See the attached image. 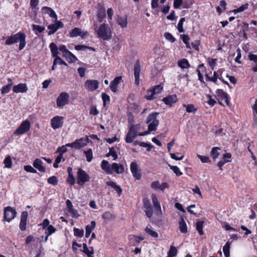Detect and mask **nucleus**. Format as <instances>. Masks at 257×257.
<instances>
[{"instance_id": "e2e57ef3", "label": "nucleus", "mask_w": 257, "mask_h": 257, "mask_svg": "<svg viewBox=\"0 0 257 257\" xmlns=\"http://www.w3.org/2000/svg\"><path fill=\"white\" fill-rule=\"evenodd\" d=\"M219 79L218 76L216 71L214 72L213 77H211V78H209V81H212L214 83H216L217 82V79Z\"/></svg>"}, {"instance_id": "680f3d73", "label": "nucleus", "mask_w": 257, "mask_h": 257, "mask_svg": "<svg viewBox=\"0 0 257 257\" xmlns=\"http://www.w3.org/2000/svg\"><path fill=\"white\" fill-rule=\"evenodd\" d=\"M99 113V111L96 108V107L95 106H92L91 107V109L90 110V114L93 115H96Z\"/></svg>"}, {"instance_id": "f8f14e48", "label": "nucleus", "mask_w": 257, "mask_h": 257, "mask_svg": "<svg viewBox=\"0 0 257 257\" xmlns=\"http://www.w3.org/2000/svg\"><path fill=\"white\" fill-rule=\"evenodd\" d=\"M163 86L161 85H157L153 89L147 91V94L146 95L145 98L147 100H152L155 97L154 95L157 94L161 93L163 90Z\"/></svg>"}, {"instance_id": "7ed1b4c3", "label": "nucleus", "mask_w": 257, "mask_h": 257, "mask_svg": "<svg viewBox=\"0 0 257 257\" xmlns=\"http://www.w3.org/2000/svg\"><path fill=\"white\" fill-rule=\"evenodd\" d=\"M98 37L103 40H108L111 38V31L108 24H101L97 31Z\"/></svg>"}, {"instance_id": "bf43d9fd", "label": "nucleus", "mask_w": 257, "mask_h": 257, "mask_svg": "<svg viewBox=\"0 0 257 257\" xmlns=\"http://www.w3.org/2000/svg\"><path fill=\"white\" fill-rule=\"evenodd\" d=\"M130 239L134 238L135 239V240L136 241V242H137V243H140L141 240H143L144 239V237H143L142 236H138L136 235H131L130 236Z\"/></svg>"}, {"instance_id": "c9c22d12", "label": "nucleus", "mask_w": 257, "mask_h": 257, "mask_svg": "<svg viewBox=\"0 0 257 257\" xmlns=\"http://www.w3.org/2000/svg\"><path fill=\"white\" fill-rule=\"evenodd\" d=\"M220 150V149L218 147H213L212 149L210 155L214 161H215L220 155V153L218 152V150Z\"/></svg>"}, {"instance_id": "3c124183", "label": "nucleus", "mask_w": 257, "mask_h": 257, "mask_svg": "<svg viewBox=\"0 0 257 257\" xmlns=\"http://www.w3.org/2000/svg\"><path fill=\"white\" fill-rule=\"evenodd\" d=\"M98 21L99 22H101L103 21V19L105 17V12L104 11H102L101 12H99L97 15Z\"/></svg>"}, {"instance_id": "7c9ffc66", "label": "nucleus", "mask_w": 257, "mask_h": 257, "mask_svg": "<svg viewBox=\"0 0 257 257\" xmlns=\"http://www.w3.org/2000/svg\"><path fill=\"white\" fill-rule=\"evenodd\" d=\"M96 225V223L94 221H91V225H87L85 227V237L88 238L90 236V234Z\"/></svg>"}, {"instance_id": "37998d69", "label": "nucleus", "mask_w": 257, "mask_h": 257, "mask_svg": "<svg viewBox=\"0 0 257 257\" xmlns=\"http://www.w3.org/2000/svg\"><path fill=\"white\" fill-rule=\"evenodd\" d=\"M170 169H171L173 172L177 176H180L182 173L180 171L179 168L177 166H172L170 164L168 165Z\"/></svg>"}, {"instance_id": "79ce46f5", "label": "nucleus", "mask_w": 257, "mask_h": 257, "mask_svg": "<svg viewBox=\"0 0 257 257\" xmlns=\"http://www.w3.org/2000/svg\"><path fill=\"white\" fill-rule=\"evenodd\" d=\"M177 249L174 246H171L168 253V257H174L177 255Z\"/></svg>"}, {"instance_id": "9d476101", "label": "nucleus", "mask_w": 257, "mask_h": 257, "mask_svg": "<svg viewBox=\"0 0 257 257\" xmlns=\"http://www.w3.org/2000/svg\"><path fill=\"white\" fill-rule=\"evenodd\" d=\"M69 94L66 92H61L56 99V104L58 107H62L68 104Z\"/></svg>"}, {"instance_id": "774afa93", "label": "nucleus", "mask_w": 257, "mask_h": 257, "mask_svg": "<svg viewBox=\"0 0 257 257\" xmlns=\"http://www.w3.org/2000/svg\"><path fill=\"white\" fill-rule=\"evenodd\" d=\"M170 156L172 159L175 160H182L184 157V155H182L180 157H178L176 156V154L174 153H170Z\"/></svg>"}, {"instance_id": "c85d7f7f", "label": "nucleus", "mask_w": 257, "mask_h": 257, "mask_svg": "<svg viewBox=\"0 0 257 257\" xmlns=\"http://www.w3.org/2000/svg\"><path fill=\"white\" fill-rule=\"evenodd\" d=\"M63 56L65 58L69 63L74 62L77 60L76 57L70 51L65 54Z\"/></svg>"}, {"instance_id": "412c9836", "label": "nucleus", "mask_w": 257, "mask_h": 257, "mask_svg": "<svg viewBox=\"0 0 257 257\" xmlns=\"http://www.w3.org/2000/svg\"><path fill=\"white\" fill-rule=\"evenodd\" d=\"M178 100L177 96L175 94L170 95L164 97L163 101L166 104L171 105L173 103L176 102Z\"/></svg>"}, {"instance_id": "4d7b16f0", "label": "nucleus", "mask_w": 257, "mask_h": 257, "mask_svg": "<svg viewBox=\"0 0 257 257\" xmlns=\"http://www.w3.org/2000/svg\"><path fill=\"white\" fill-rule=\"evenodd\" d=\"M67 182L70 185H73L75 184V179L73 175H68L67 179Z\"/></svg>"}, {"instance_id": "473e14b6", "label": "nucleus", "mask_w": 257, "mask_h": 257, "mask_svg": "<svg viewBox=\"0 0 257 257\" xmlns=\"http://www.w3.org/2000/svg\"><path fill=\"white\" fill-rule=\"evenodd\" d=\"M32 27L33 31L37 35H38L39 33H42L45 29L44 27L35 24L32 25Z\"/></svg>"}, {"instance_id": "f257e3e1", "label": "nucleus", "mask_w": 257, "mask_h": 257, "mask_svg": "<svg viewBox=\"0 0 257 257\" xmlns=\"http://www.w3.org/2000/svg\"><path fill=\"white\" fill-rule=\"evenodd\" d=\"M101 168L107 174H112L114 172L117 174L122 173L124 167L122 165L113 163L110 165L107 161L102 160L101 163Z\"/></svg>"}, {"instance_id": "a18cd8bd", "label": "nucleus", "mask_w": 257, "mask_h": 257, "mask_svg": "<svg viewBox=\"0 0 257 257\" xmlns=\"http://www.w3.org/2000/svg\"><path fill=\"white\" fill-rule=\"evenodd\" d=\"M5 167L11 168L12 166V162L11 158L10 156H7L4 161Z\"/></svg>"}, {"instance_id": "aec40b11", "label": "nucleus", "mask_w": 257, "mask_h": 257, "mask_svg": "<svg viewBox=\"0 0 257 257\" xmlns=\"http://www.w3.org/2000/svg\"><path fill=\"white\" fill-rule=\"evenodd\" d=\"M141 73V66L139 60H137L134 66V75L135 78V83L137 85H139L140 75Z\"/></svg>"}, {"instance_id": "cd10ccee", "label": "nucleus", "mask_w": 257, "mask_h": 257, "mask_svg": "<svg viewBox=\"0 0 257 257\" xmlns=\"http://www.w3.org/2000/svg\"><path fill=\"white\" fill-rule=\"evenodd\" d=\"M117 22L122 28H126L127 25V17L118 16Z\"/></svg>"}, {"instance_id": "09e8293b", "label": "nucleus", "mask_w": 257, "mask_h": 257, "mask_svg": "<svg viewBox=\"0 0 257 257\" xmlns=\"http://www.w3.org/2000/svg\"><path fill=\"white\" fill-rule=\"evenodd\" d=\"M109 156H112V157L113 158V160H116L117 159V155L116 154V152L114 151L113 148H109V153L106 155V157H109Z\"/></svg>"}, {"instance_id": "2f4dec72", "label": "nucleus", "mask_w": 257, "mask_h": 257, "mask_svg": "<svg viewBox=\"0 0 257 257\" xmlns=\"http://www.w3.org/2000/svg\"><path fill=\"white\" fill-rule=\"evenodd\" d=\"M83 250L82 251L85 253L88 257H93L94 253L93 248L91 247V250H89L87 247V244L85 243H83Z\"/></svg>"}, {"instance_id": "4be33fe9", "label": "nucleus", "mask_w": 257, "mask_h": 257, "mask_svg": "<svg viewBox=\"0 0 257 257\" xmlns=\"http://www.w3.org/2000/svg\"><path fill=\"white\" fill-rule=\"evenodd\" d=\"M217 96L222 100L224 99L225 103L229 105V100L228 94L221 89H217L216 91Z\"/></svg>"}, {"instance_id": "864d4df0", "label": "nucleus", "mask_w": 257, "mask_h": 257, "mask_svg": "<svg viewBox=\"0 0 257 257\" xmlns=\"http://www.w3.org/2000/svg\"><path fill=\"white\" fill-rule=\"evenodd\" d=\"M102 99L103 100V105L104 106L106 105L107 102H109L110 101L109 96L105 93H102Z\"/></svg>"}, {"instance_id": "13d9d810", "label": "nucleus", "mask_w": 257, "mask_h": 257, "mask_svg": "<svg viewBox=\"0 0 257 257\" xmlns=\"http://www.w3.org/2000/svg\"><path fill=\"white\" fill-rule=\"evenodd\" d=\"M67 146L65 145H63L60 147H59L57 149V152H59V154H62L63 156V154L65 153H66L67 152V149H66Z\"/></svg>"}, {"instance_id": "6e6552de", "label": "nucleus", "mask_w": 257, "mask_h": 257, "mask_svg": "<svg viewBox=\"0 0 257 257\" xmlns=\"http://www.w3.org/2000/svg\"><path fill=\"white\" fill-rule=\"evenodd\" d=\"M138 127L137 125H132L128 129V131L125 139L126 143L129 144L132 143L138 136Z\"/></svg>"}, {"instance_id": "9b49d317", "label": "nucleus", "mask_w": 257, "mask_h": 257, "mask_svg": "<svg viewBox=\"0 0 257 257\" xmlns=\"http://www.w3.org/2000/svg\"><path fill=\"white\" fill-rule=\"evenodd\" d=\"M17 212L14 208L8 206L4 209V220L10 222L15 218L17 215Z\"/></svg>"}, {"instance_id": "6e6d98bb", "label": "nucleus", "mask_w": 257, "mask_h": 257, "mask_svg": "<svg viewBox=\"0 0 257 257\" xmlns=\"http://www.w3.org/2000/svg\"><path fill=\"white\" fill-rule=\"evenodd\" d=\"M197 157L202 163H209L210 162L208 157L200 155H198Z\"/></svg>"}, {"instance_id": "0e129e2a", "label": "nucleus", "mask_w": 257, "mask_h": 257, "mask_svg": "<svg viewBox=\"0 0 257 257\" xmlns=\"http://www.w3.org/2000/svg\"><path fill=\"white\" fill-rule=\"evenodd\" d=\"M183 1L182 0H174L173 6L175 9L179 8L181 5L182 4Z\"/></svg>"}, {"instance_id": "de8ad7c7", "label": "nucleus", "mask_w": 257, "mask_h": 257, "mask_svg": "<svg viewBox=\"0 0 257 257\" xmlns=\"http://www.w3.org/2000/svg\"><path fill=\"white\" fill-rule=\"evenodd\" d=\"M74 234L76 236L82 237L84 235V230L77 228H73Z\"/></svg>"}, {"instance_id": "4c0bfd02", "label": "nucleus", "mask_w": 257, "mask_h": 257, "mask_svg": "<svg viewBox=\"0 0 257 257\" xmlns=\"http://www.w3.org/2000/svg\"><path fill=\"white\" fill-rule=\"evenodd\" d=\"M84 154L85 155L87 161L90 162L93 159V153L92 149H89L87 151H84Z\"/></svg>"}, {"instance_id": "052dcab7", "label": "nucleus", "mask_w": 257, "mask_h": 257, "mask_svg": "<svg viewBox=\"0 0 257 257\" xmlns=\"http://www.w3.org/2000/svg\"><path fill=\"white\" fill-rule=\"evenodd\" d=\"M248 57L250 61H252L255 63H257V55L249 54Z\"/></svg>"}, {"instance_id": "bb28decb", "label": "nucleus", "mask_w": 257, "mask_h": 257, "mask_svg": "<svg viewBox=\"0 0 257 257\" xmlns=\"http://www.w3.org/2000/svg\"><path fill=\"white\" fill-rule=\"evenodd\" d=\"M106 185L108 186L111 187V188H113L116 192V193L118 194V196H120L122 192V190L121 188V187L117 185L116 183L113 182V181H108L106 183Z\"/></svg>"}, {"instance_id": "69168bd1", "label": "nucleus", "mask_w": 257, "mask_h": 257, "mask_svg": "<svg viewBox=\"0 0 257 257\" xmlns=\"http://www.w3.org/2000/svg\"><path fill=\"white\" fill-rule=\"evenodd\" d=\"M39 3V0H31L30 6L32 9H36Z\"/></svg>"}, {"instance_id": "5701e85b", "label": "nucleus", "mask_w": 257, "mask_h": 257, "mask_svg": "<svg viewBox=\"0 0 257 257\" xmlns=\"http://www.w3.org/2000/svg\"><path fill=\"white\" fill-rule=\"evenodd\" d=\"M121 78V76H117L113 79L112 81L111 82L110 84V88L112 92H116L117 86L120 82Z\"/></svg>"}, {"instance_id": "393cba45", "label": "nucleus", "mask_w": 257, "mask_h": 257, "mask_svg": "<svg viewBox=\"0 0 257 257\" xmlns=\"http://www.w3.org/2000/svg\"><path fill=\"white\" fill-rule=\"evenodd\" d=\"M43 162L41 160L39 159H36L33 162V166L37 169L39 171L42 172H45L46 169L44 167L42 166Z\"/></svg>"}, {"instance_id": "0eeeda50", "label": "nucleus", "mask_w": 257, "mask_h": 257, "mask_svg": "<svg viewBox=\"0 0 257 257\" xmlns=\"http://www.w3.org/2000/svg\"><path fill=\"white\" fill-rule=\"evenodd\" d=\"M159 114L158 112H153L150 114L147 118V123H148L151 130L154 131L157 130V127L159 124V121L157 119V117Z\"/></svg>"}, {"instance_id": "5fc2aeb1", "label": "nucleus", "mask_w": 257, "mask_h": 257, "mask_svg": "<svg viewBox=\"0 0 257 257\" xmlns=\"http://www.w3.org/2000/svg\"><path fill=\"white\" fill-rule=\"evenodd\" d=\"M24 169L26 171L32 173H37V171L32 166L30 165H26L24 166Z\"/></svg>"}, {"instance_id": "603ef678", "label": "nucleus", "mask_w": 257, "mask_h": 257, "mask_svg": "<svg viewBox=\"0 0 257 257\" xmlns=\"http://www.w3.org/2000/svg\"><path fill=\"white\" fill-rule=\"evenodd\" d=\"M47 231L45 233H48V235H51L52 233L56 232V229L53 225H50L48 226Z\"/></svg>"}, {"instance_id": "6ab92c4d", "label": "nucleus", "mask_w": 257, "mask_h": 257, "mask_svg": "<svg viewBox=\"0 0 257 257\" xmlns=\"http://www.w3.org/2000/svg\"><path fill=\"white\" fill-rule=\"evenodd\" d=\"M28 87L26 83H19L14 85L13 87V91L16 93H25L28 91Z\"/></svg>"}, {"instance_id": "c03bdc74", "label": "nucleus", "mask_w": 257, "mask_h": 257, "mask_svg": "<svg viewBox=\"0 0 257 257\" xmlns=\"http://www.w3.org/2000/svg\"><path fill=\"white\" fill-rule=\"evenodd\" d=\"M47 182L49 184H51L53 186H55V185H57L58 182V180L56 176H53L49 177L47 179Z\"/></svg>"}, {"instance_id": "b1692460", "label": "nucleus", "mask_w": 257, "mask_h": 257, "mask_svg": "<svg viewBox=\"0 0 257 257\" xmlns=\"http://www.w3.org/2000/svg\"><path fill=\"white\" fill-rule=\"evenodd\" d=\"M179 229L181 233H186L187 232V227L184 219L182 216H180L179 221Z\"/></svg>"}, {"instance_id": "423d86ee", "label": "nucleus", "mask_w": 257, "mask_h": 257, "mask_svg": "<svg viewBox=\"0 0 257 257\" xmlns=\"http://www.w3.org/2000/svg\"><path fill=\"white\" fill-rule=\"evenodd\" d=\"M88 138H86L84 139L81 138L79 139L76 140L74 142L72 143H68L66 144V146L68 147H71L75 149H80L81 148L86 146L88 143Z\"/></svg>"}, {"instance_id": "a19ab883", "label": "nucleus", "mask_w": 257, "mask_h": 257, "mask_svg": "<svg viewBox=\"0 0 257 257\" xmlns=\"http://www.w3.org/2000/svg\"><path fill=\"white\" fill-rule=\"evenodd\" d=\"M203 223L204 221L202 220L198 221L196 223V229L200 235H203L204 233L202 229Z\"/></svg>"}, {"instance_id": "a211bd4d", "label": "nucleus", "mask_w": 257, "mask_h": 257, "mask_svg": "<svg viewBox=\"0 0 257 257\" xmlns=\"http://www.w3.org/2000/svg\"><path fill=\"white\" fill-rule=\"evenodd\" d=\"M63 27V24L61 21H57L55 24H52L48 26L50 31L48 33V35L54 34L59 29Z\"/></svg>"}, {"instance_id": "72a5a7b5", "label": "nucleus", "mask_w": 257, "mask_h": 257, "mask_svg": "<svg viewBox=\"0 0 257 257\" xmlns=\"http://www.w3.org/2000/svg\"><path fill=\"white\" fill-rule=\"evenodd\" d=\"M184 107H185L186 110L188 113H195L197 111V108L195 107L194 105L192 104L183 105Z\"/></svg>"}, {"instance_id": "58836bf2", "label": "nucleus", "mask_w": 257, "mask_h": 257, "mask_svg": "<svg viewBox=\"0 0 257 257\" xmlns=\"http://www.w3.org/2000/svg\"><path fill=\"white\" fill-rule=\"evenodd\" d=\"M223 251L225 257H229L230 255V243L227 242L223 247Z\"/></svg>"}, {"instance_id": "f3484780", "label": "nucleus", "mask_w": 257, "mask_h": 257, "mask_svg": "<svg viewBox=\"0 0 257 257\" xmlns=\"http://www.w3.org/2000/svg\"><path fill=\"white\" fill-rule=\"evenodd\" d=\"M28 216V212L26 211H24L22 212L21 215V220L19 224L20 229L22 231H25L26 229V225L27 218Z\"/></svg>"}, {"instance_id": "49530a36", "label": "nucleus", "mask_w": 257, "mask_h": 257, "mask_svg": "<svg viewBox=\"0 0 257 257\" xmlns=\"http://www.w3.org/2000/svg\"><path fill=\"white\" fill-rule=\"evenodd\" d=\"M145 231L150 235L152 237L157 238L158 237V234L157 232L152 230L150 228L147 227L145 229Z\"/></svg>"}, {"instance_id": "4468645a", "label": "nucleus", "mask_w": 257, "mask_h": 257, "mask_svg": "<svg viewBox=\"0 0 257 257\" xmlns=\"http://www.w3.org/2000/svg\"><path fill=\"white\" fill-rule=\"evenodd\" d=\"M64 117L60 116H55L51 119V125L54 130L60 128L64 123Z\"/></svg>"}, {"instance_id": "ddd939ff", "label": "nucleus", "mask_w": 257, "mask_h": 257, "mask_svg": "<svg viewBox=\"0 0 257 257\" xmlns=\"http://www.w3.org/2000/svg\"><path fill=\"white\" fill-rule=\"evenodd\" d=\"M143 207L145 208L144 212L146 216L148 218L152 217L153 214V209L151 201L148 198H145L143 199Z\"/></svg>"}, {"instance_id": "f03ea898", "label": "nucleus", "mask_w": 257, "mask_h": 257, "mask_svg": "<svg viewBox=\"0 0 257 257\" xmlns=\"http://www.w3.org/2000/svg\"><path fill=\"white\" fill-rule=\"evenodd\" d=\"M26 35L24 33L19 32L16 34L8 37L6 40L5 44L7 45H11L17 43L19 41L20 44L19 49L22 50L24 49L26 44Z\"/></svg>"}, {"instance_id": "e433bc0d", "label": "nucleus", "mask_w": 257, "mask_h": 257, "mask_svg": "<svg viewBox=\"0 0 257 257\" xmlns=\"http://www.w3.org/2000/svg\"><path fill=\"white\" fill-rule=\"evenodd\" d=\"M81 30L77 28L72 29L69 33V36L71 38L76 37L81 35Z\"/></svg>"}, {"instance_id": "f704fd0d", "label": "nucleus", "mask_w": 257, "mask_h": 257, "mask_svg": "<svg viewBox=\"0 0 257 257\" xmlns=\"http://www.w3.org/2000/svg\"><path fill=\"white\" fill-rule=\"evenodd\" d=\"M178 65L182 69L187 68L190 66L188 61L185 58L179 60L178 62Z\"/></svg>"}, {"instance_id": "c756f323", "label": "nucleus", "mask_w": 257, "mask_h": 257, "mask_svg": "<svg viewBox=\"0 0 257 257\" xmlns=\"http://www.w3.org/2000/svg\"><path fill=\"white\" fill-rule=\"evenodd\" d=\"M152 199L155 210L157 211L161 212L160 204L158 200L157 196L155 194H152Z\"/></svg>"}, {"instance_id": "dca6fc26", "label": "nucleus", "mask_w": 257, "mask_h": 257, "mask_svg": "<svg viewBox=\"0 0 257 257\" xmlns=\"http://www.w3.org/2000/svg\"><path fill=\"white\" fill-rule=\"evenodd\" d=\"M131 171L134 178L137 180H140L142 177L141 170L138 168V164L136 162H133L131 164Z\"/></svg>"}, {"instance_id": "39448f33", "label": "nucleus", "mask_w": 257, "mask_h": 257, "mask_svg": "<svg viewBox=\"0 0 257 257\" xmlns=\"http://www.w3.org/2000/svg\"><path fill=\"white\" fill-rule=\"evenodd\" d=\"M90 181V177L88 174L81 168H79L77 172V183L83 186L84 184Z\"/></svg>"}, {"instance_id": "20e7f679", "label": "nucleus", "mask_w": 257, "mask_h": 257, "mask_svg": "<svg viewBox=\"0 0 257 257\" xmlns=\"http://www.w3.org/2000/svg\"><path fill=\"white\" fill-rule=\"evenodd\" d=\"M49 47L53 57L55 58L54 65H57L59 64L60 65L67 66V64L58 56L59 53L58 48L56 44L54 42H52L50 44Z\"/></svg>"}, {"instance_id": "1a4fd4ad", "label": "nucleus", "mask_w": 257, "mask_h": 257, "mask_svg": "<svg viewBox=\"0 0 257 257\" xmlns=\"http://www.w3.org/2000/svg\"><path fill=\"white\" fill-rule=\"evenodd\" d=\"M31 123L29 120L23 121L20 126L15 130L14 134L16 135H22L30 130Z\"/></svg>"}, {"instance_id": "2eb2a0df", "label": "nucleus", "mask_w": 257, "mask_h": 257, "mask_svg": "<svg viewBox=\"0 0 257 257\" xmlns=\"http://www.w3.org/2000/svg\"><path fill=\"white\" fill-rule=\"evenodd\" d=\"M99 83L96 80H87L84 84L85 88L89 91H93L98 88Z\"/></svg>"}, {"instance_id": "338daca9", "label": "nucleus", "mask_w": 257, "mask_h": 257, "mask_svg": "<svg viewBox=\"0 0 257 257\" xmlns=\"http://www.w3.org/2000/svg\"><path fill=\"white\" fill-rule=\"evenodd\" d=\"M58 49L61 51L62 52V53H63V56L67 53L68 52H69V51L67 49L66 46L64 45H62L61 46H59Z\"/></svg>"}, {"instance_id": "8fccbe9b", "label": "nucleus", "mask_w": 257, "mask_h": 257, "mask_svg": "<svg viewBox=\"0 0 257 257\" xmlns=\"http://www.w3.org/2000/svg\"><path fill=\"white\" fill-rule=\"evenodd\" d=\"M164 36L167 40H168V41H170L172 43H174L176 41L175 38L170 33H168V32L165 33L164 34Z\"/></svg>"}, {"instance_id": "ea45409f", "label": "nucleus", "mask_w": 257, "mask_h": 257, "mask_svg": "<svg viewBox=\"0 0 257 257\" xmlns=\"http://www.w3.org/2000/svg\"><path fill=\"white\" fill-rule=\"evenodd\" d=\"M12 85L13 83H11L7 85L4 86L1 89V93L3 95H4L6 93H9L11 89Z\"/></svg>"}, {"instance_id": "a878e982", "label": "nucleus", "mask_w": 257, "mask_h": 257, "mask_svg": "<svg viewBox=\"0 0 257 257\" xmlns=\"http://www.w3.org/2000/svg\"><path fill=\"white\" fill-rule=\"evenodd\" d=\"M42 11L43 13L48 14L51 18L57 19V16L56 14L51 8L44 7L42 8Z\"/></svg>"}]
</instances>
